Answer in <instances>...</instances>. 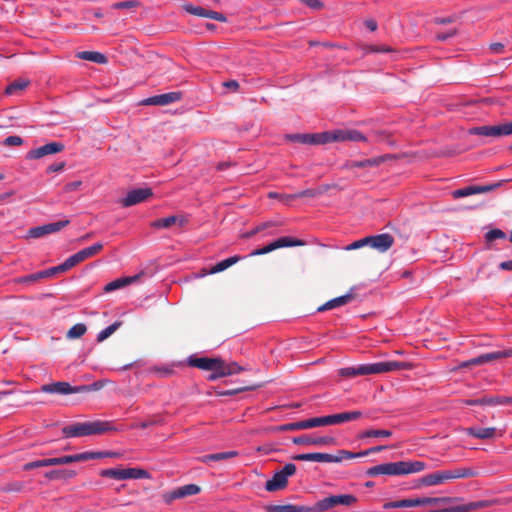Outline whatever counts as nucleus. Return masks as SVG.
Returning <instances> with one entry per match:
<instances>
[{
  "instance_id": "obj_1",
  "label": "nucleus",
  "mask_w": 512,
  "mask_h": 512,
  "mask_svg": "<svg viewBox=\"0 0 512 512\" xmlns=\"http://www.w3.org/2000/svg\"><path fill=\"white\" fill-rule=\"evenodd\" d=\"M407 366L408 364L404 362L384 361L344 367L338 370V374L345 378H353L357 376L383 374L391 371L402 370Z\"/></svg>"
},
{
  "instance_id": "obj_2",
  "label": "nucleus",
  "mask_w": 512,
  "mask_h": 512,
  "mask_svg": "<svg viewBox=\"0 0 512 512\" xmlns=\"http://www.w3.org/2000/svg\"><path fill=\"white\" fill-rule=\"evenodd\" d=\"M426 468V464L422 461H398L379 464L370 467L366 474L369 477L378 475H406L421 472Z\"/></svg>"
},
{
  "instance_id": "obj_3",
  "label": "nucleus",
  "mask_w": 512,
  "mask_h": 512,
  "mask_svg": "<svg viewBox=\"0 0 512 512\" xmlns=\"http://www.w3.org/2000/svg\"><path fill=\"white\" fill-rule=\"evenodd\" d=\"M115 428L109 421H90V422H76L62 428V434L66 438L83 437L90 435H100Z\"/></svg>"
},
{
  "instance_id": "obj_4",
  "label": "nucleus",
  "mask_w": 512,
  "mask_h": 512,
  "mask_svg": "<svg viewBox=\"0 0 512 512\" xmlns=\"http://www.w3.org/2000/svg\"><path fill=\"white\" fill-rule=\"evenodd\" d=\"M99 454H87V453H79L74 455H66L61 457H55V458H47V459H41L36 460L32 462H28L23 466V469L25 471L32 470L35 468L40 467H47V466H55V465H65L70 464L74 462H81V461H88L93 460L96 457H99Z\"/></svg>"
},
{
  "instance_id": "obj_5",
  "label": "nucleus",
  "mask_w": 512,
  "mask_h": 512,
  "mask_svg": "<svg viewBox=\"0 0 512 512\" xmlns=\"http://www.w3.org/2000/svg\"><path fill=\"white\" fill-rule=\"evenodd\" d=\"M476 473L470 468H458L455 470H444L437 471L428 475H425L421 482L425 486H435L445 481L459 478H468L475 476Z\"/></svg>"
},
{
  "instance_id": "obj_6",
  "label": "nucleus",
  "mask_w": 512,
  "mask_h": 512,
  "mask_svg": "<svg viewBox=\"0 0 512 512\" xmlns=\"http://www.w3.org/2000/svg\"><path fill=\"white\" fill-rule=\"evenodd\" d=\"M358 501L352 494L331 495L310 506L311 512H326L337 505L352 506Z\"/></svg>"
},
{
  "instance_id": "obj_7",
  "label": "nucleus",
  "mask_w": 512,
  "mask_h": 512,
  "mask_svg": "<svg viewBox=\"0 0 512 512\" xmlns=\"http://www.w3.org/2000/svg\"><path fill=\"white\" fill-rule=\"evenodd\" d=\"M100 476L115 480L150 479V473L142 468H110L100 471Z\"/></svg>"
},
{
  "instance_id": "obj_8",
  "label": "nucleus",
  "mask_w": 512,
  "mask_h": 512,
  "mask_svg": "<svg viewBox=\"0 0 512 512\" xmlns=\"http://www.w3.org/2000/svg\"><path fill=\"white\" fill-rule=\"evenodd\" d=\"M296 466L293 463L286 464L282 470L276 472L273 477L265 484V489L269 492L281 490L287 486L289 476L294 475Z\"/></svg>"
},
{
  "instance_id": "obj_9",
  "label": "nucleus",
  "mask_w": 512,
  "mask_h": 512,
  "mask_svg": "<svg viewBox=\"0 0 512 512\" xmlns=\"http://www.w3.org/2000/svg\"><path fill=\"white\" fill-rule=\"evenodd\" d=\"M304 244H305L304 241L299 240V239H294L291 237H281L260 249L253 250L250 253V256L264 255V254L270 253L276 249L285 248V247L303 246Z\"/></svg>"
},
{
  "instance_id": "obj_10",
  "label": "nucleus",
  "mask_w": 512,
  "mask_h": 512,
  "mask_svg": "<svg viewBox=\"0 0 512 512\" xmlns=\"http://www.w3.org/2000/svg\"><path fill=\"white\" fill-rule=\"evenodd\" d=\"M103 249V244L100 242H97L93 244L92 246H89L87 248H84L77 253L71 255L65 260L66 266L70 270L77 264L85 261L86 259H89L97 254H99Z\"/></svg>"
},
{
  "instance_id": "obj_11",
  "label": "nucleus",
  "mask_w": 512,
  "mask_h": 512,
  "mask_svg": "<svg viewBox=\"0 0 512 512\" xmlns=\"http://www.w3.org/2000/svg\"><path fill=\"white\" fill-rule=\"evenodd\" d=\"M70 224L69 220H62L54 223H49L41 226L30 228L27 232L26 238L38 239L48 234L56 233Z\"/></svg>"
},
{
  "instance_id": "obj_12",
  "label": "nucleus",
  "mask_w": 512,
  "mask_h": 512,
  "mask_svg": "<svg viewBox=\"0 0 512 512\" xmlns=\"http://www.w3.org/2000/svg\"><path fill=\"white\" fill-rule=\"evenodd\" d=\"M327 143L335 141L366 142L367 138L360 131L355 129L335 130L326 132Z\"/></svg>"
},
{
  "instance_id": "obj_13",
  "label": "nucleus",
  "mask_w": 512,
  "mask_h": 512,
  "mask_svg": "<svg viewBox=\"0 0 512 512\" xmlns=\"http://www.w3.org/2000/svg\"><path fill=\"white\" fill-rule=\"evenodd\" d=\"M182 8L189 14L203 17V18H209L213 19L219 22H227V17L220 12L213 11L210 9L203 8L201 6H196L191 3H184L182 5Z\"/></svg>"
},
{
  "instance_id": "obj_14",
  "label": "nucleus",
  "mask_w": 512,
  "mask_h": 512,
  "mask_svg": "<svg viewBox=\"0 0 512 512\" xmlns=\"http://www.w3.org/2000/svg\"><path fill=\"white\" fill-rule=\"evenodd\" d=\"M65 146L61 142H50L38 148L30 150L26 158L30 160L40 159L48 155L60 153L64 150Z\"/></svg>"
},
{
  "instance_id": "obj_15",
  "label": "nucleus",
  "mask_w": 512,
  "mask_h": 512,
  "mask_svg": "<svg viewBox=\"0 0 512 512\" xmlns=\"http://www.w3.org/2000/svg\"><path fill=\"white\" fill-rule=\"evenodd\" d=\"M285 139L291 142L301 143V144H310V145H319L327 143V135L326 132L316 133V134H286Z\"/></svg>"
},
{
  "instance_id": "obj_16",
  "label": "nucleus",
  "mask_w": 512,
  "mask_h": 512,
  "mask_svg": "<svg viewBox=\"0 0 512 512\" xmlns=\"http://www.w3.org/2000/svg\"><path fill=\"white\" fill-rule=\"evenodd\" d=\"M153 195L151 188H138L129 191L125 198L120 200L122 207H130L144 202Z\"/></svg>"
},
{
  "instance_id": "obj_17",
  "label": "nucleus",
  "mask_w": 512,
  "mask_h": 512,
  "mask_svg": "<svg viewBox=\"0 0 512 512\" xmlns=\"http://www.w3.org/2000/svg\"><path fill=\"white\" fill-rule=\"evenodd\" d=\"M182 98L181 92H169L160 95H155L143 99L140 104L141 105H155V106H166L171 103H175Z\"/></svg>"
},
{
  "instance_id": "obj_18",
  "label": "nucleus",
  "mask_w": 512,
  "mask_h": 512,
  "mask_svg": "<svg viewBox=\"0 0 512 512\" xmlns=\"http://www.w3.org/2000/svg\"><path fill=\"white\" fill-rule=\"evenodd\" d=\"M200 487L196 484H187L181 487H178L177 489L165 493L163 495V500L165 503L170 504L172 501L180 498H184L187 496L196 495L200 492Z\"/></svg>"
},
{
  "instance_id": "obj_19",
  "label": "nucleus",
  "mask_w": 512,
  "mask_h": 512,
  "mask_svg": "<svg viewBox=\"0 0 512 512\" xmlns=\"http://www.w3.org/2000/svg\"><path fill=\"white\" fill-rule=\"evenodd\" d=\"M292 442L297 445L306 446H332L335 445L336 440L331 436L312 437L309 435H302L294 437Z\"/></svg>"
},
{
  "instance_id": "obj_20",
  "label": "nucleus",
  "mask_w": 512,
  "mask_h": 512,
  "mask_svg": "<svg viewBox=\"0 0 512 512\" xmlns=\"http://www.w3.org/2000/svg\"><path fill=\"white\" fill-rule=\"evenodd\" d=\"M40 390L43 393L47 394H59V395H68L78 393L77 386H72L70 383L65 381L53 382L50 384H44L41 386Z\"/></svg>"
},
{
  "instance_id": "obj_21",
  "label": "nucleus",
  "mask_w": 512,
  "mask_h": 512,
  "mask_svg": "<svg viewBox=\"0 0 512 512\" xmlns=\"http://www.w3.org/2000/svg\"><path fill=\"white\" fill-rule=\"evenodd\" d=\"M368 246L383 253L389 250L394 244V238L388 233L368 236Z\"/></svg>"
},
{
  "instance_id": "obj_22",
  "label": "nucleus",
  "mask_w": 512,
  "mask_h": 512,
  "mask_svg": "<svg viewBox=\"0 0 512 512\" xmlns=\"http://www.w3.org/2000/svg\"><path fill=\"white\" fill-rule=\"evenodd\" d=\"M188 364L191 367H196L205 371H211L219 367V364H221V358L189 357Z\"/></svg>"
},
{
  "instance_id": "obj_23",
  "label": "nucleus",
  "mask_w": 512,
  "mask_h": 512,
  "mask_svg": "<svg viewBox=\"0 0 512 512\" xmlns=\"http://www.w3.org/2000/svg\"><path fill=\"white\" fill-rule=\"evenodd\" d=\"M188 222L187 218L184 216H176L172 215L166 218H160L157 220H154L151 223V227L155 229H162V228H170L173 225H179L180 227L186 225Z\"/></svg>"
},
{
  "instance_id": "obj_24",
  "label": "nucleus",
  "mask_w": 512,
  "mask_h": 512,
  "mask_svg": "<svg viewBox=\"0 0 512 512\" xmlns=\"http://www.w3.org/2000/svg\"><path fill=\"white\" fill-rule=\"evenodd\" d=\"M387 156H377L361 161H348L344 164L345 169H355V168H372L377 167L382 164L386 160Z\"/></svg>"
},
{
  "instance_id": "obj_25",
  "label": "nucleus",
  "mask_w": 512,
  "mask_h": 512,
  "mask_svg": "<svg viewBox=\"0 0 512 512\" xmlns=\"http://www.w3.org/2000/svg\"><path fill=\"white\" fill-rule=\"evenodd\" d=\"M297 461H315V462H324V463H334L337 458H334V455L328 453H305V454H297L292 457Z\"/></svg>"
},
{
  "instance_id": "obj_26",
  "label": "nucleus",
  "mask_w": 512,
  "mask_h": 512,
  "mask_svg": "<svg viewBox=\"0 0 512 512\" xmlns=\"http://www.w3.org/2000/svg\"><path fill=\"white\" fill-rule=\"evenodd\" d=\"M465 403L470 406L476 405H504L512 403V398L509 397H482L479 399L466 400Z\"/></svg>"
},
{
  "instance_id": "obj_27",
  "label": "nucleus",
  "mask_w": 512,
  "mask_h": 512,
  "mask_svg": "<svg viewBox=\"0 0 512 512\" xmlns=\"http://www.w3.org/2000/svg\"><path fill=\"white\" fill-rule=\"evenodd\" d=\"M354 298H355V296L351 292H349L345 295H342V296H339V297H336L334 299L327 301L323 305L319 306L317 311L323 312V311L331 310V309H334V308H337L340 306H344V305L350 303Z\"/></svg>"
},
{
  "instance_id": "obj_28",
  "label": "nucleus",
  "mask_w": 512,
  "mask_h": 512,
  "mask_svg": "<svg viewBox=\"0 0 512 512\" xmlns=\"http://www.w3.org/2000/svg\"><path fill=\"white\" fill-rule=\"evenodd\" d=\"M464 431L467 435L473 436L477 439H492L497 436V429L495 427H487V428L468 427V428H465Z\"/></svg>"
},
{
  "instance_id": "obj_29",
  "label": "nucleus",
  "mask_w": 512,
  "mask_h": 512,
  "mask_svg": "<svg viewBox=\"0 0 512 512\" xmlns=\"http://www.w3.org/2000/svg\"><path fill=\"white\" fill-rule=\"evenodd\" d=\"M266 512H311L310 506L307 505H268L265 507Z\"/></svg>"
},
{
  "instance_id": "obj_30",
  "label": "nucleus",
  "mask_w": 512,
  "mask_h": 512,
  "mask_svg": "<svg viewBox=\"0 0 512 512\" xmlns=\"http://www.w3.org/2000/svg\"><path fill=\"white\" fill-rule=\"evenodd\" d=\"M139 278H140V274L115 279L105 285L104 291L106 293L113 292L117 289L126 287V286L136 282Z\"/></svg>"
},
{
  "instance_id": "obj_31",
  "label": "nucleus",
  "mask_w": 512,
  "mask_h": 512,
  "mask_svg": "<svg viewBox=\"0 0 512 512\" xmlns=\"http://www.w3.org/2000/svg\"><path fill=\"white\" fill-rule=\"evenodd\" d=\"M497 186H499V184L490 185V186H468V187H465L462 189L455 190V191H453L452 194H453L454 198H461V197H466V196H470V195L477 194V193L488 192Z\"/></svg>"
},
{
  "instance_id": "obj_32",
  "label": "nucleus",
  "mask_w": 512,
  "mask_h": 512,
  "mask_svg": "<svg viewBox=\"0 0 512 512\" xmlns=\"http://www.w3.org/2000/svg\"><path fill=\"white\" fill-rule=\"evenodd\" d=\"M362 417L361 411H347L338 414L329 415L330 425L342 424L354 421Z\"/></svg>"
},
{
  "instance_id": "obj_33",
  "label": "nucleus",
  "mask_w": 512,
  "mask_h": 512,
  "mask_svg": "<svg viewBox=\"0 0 512 512\" xmlns=\"http://www.w3.org/2000/svg\"><path fill=\"white\" fill-rule=\"evenodd\" d=\"M241 259L242 258L238 255L224 259V260L220 261L219 263H217L216 265H214L209 271H206L203 275L216 274V273L222 272V271L228 269L229 267H231L232 265L238 263Z\"/></svg>"
},
{
  "instance_id": "obj_34",
  "label": "nucleus",
  "mask_w": 512,
  "mask_h": 512,
  "mask_svg": "<svg viewBox=\"0 0 512 512\" xmlns=\"http://www.w3.org/2000/svg\"><path fill=\"white\" fill-rule=\"evenodd\" d=\"M481 356L483 359V364L491 363L504 358L512 357V348L484 353L481 354Z\"/></svg>"
},
{
  "instance_id": "obj_35",
  "label": "nucleus",
  "mask_w": 512,
  "mask_h": 512,
  "mask_svg": "<svg viewBox=\"0 0 512 512\" xmlns=\"http://www.w3.org/2000/svg\"><path fill=\"white\" fill-rule=\"evenodd\" d=\"M238 454L239 453L237 451L219 452V453L201 456L198 458V460L202 463H209L211 461H222V460L230 459V458L238 456Z\"/></svg>"
},
{
  "instance_id": "obj_36",
  "label": "nucleus",
  "mask_w": 512,
  "mask_h": 512,
  "mask_svg": "<svg viewBox=\"0 0 512 512\" xmlns=\"http://www.w3.org/2000/svg\"><path fill=\"white\" fill-rule=\"evenodd\" d=\"M417 506H420V498L402 499L397 501L386 502L384 503L383 508L387 510L392 508H408Z\"/></svg>"
},
{
  "instance_id": "obj_37",
  "label": "nucleus",
  "mask_w": 512,
  "mask_h": 512,
  "mask_svg": "<svg viewBox=\"0 0 512 512\" xmlns=\"http://www.w3.org/2000/svg\"><path fill=\"white\" fill-rule=\"evenodd\" d=\"M77 58L91 61L98 64H105L107 62V58L104 54L96 51H82L77 53Z\"/></svg>"
},
{
  "instance_id": "obj_38",
  "label": "nucleus",
  "mask_w": 512,
  "mask_h": 512,
  "mask_svg": "<svg viewBox=\"0 0 512 512\" xmlns=\"http://www.w3.org/2000/svg\"><path fill=\"white\" fill-rule=\"evenodd\" d=\"M218 368L221 369L220 375H224L225 377L238 374L246 370L245 367L240 366L237 362L226 363L223 359H221V364H219Z\"/></svg>"
},
{
  "instance_id": "obj_39",
  "label": "nucleus",
  "mask_w": 512,
  "mask_h": 512,
  "mask_svg": "<svg viewBox=\"0 0 512 512\" xmlns=\"http://www.w3.org/2000/svg\"><path fill=\"white\" fill-rule=\"evenodd\" d=\"M491 505H493V501H489V500L475 501V502H470L467 504H459L458 503L457 510H458V512H471L473 510L490 507Z\"/></svg>"
},
{
  "instance_id": "obj_40",
  "label": "nucleus",
  "mask_w": 512,
  "mask_h": 512,
  "mask_svg": "<svg viewBox=\"0 0 512 512\" xmlns=\"http://www.w3.org/2000/svg\"><path fill=\"white\" fill-rule=\"evenodd\" d=\"M76 475V472L71 469H61V470H52L45 473V477L50 480H59V479H70Z\"/></svg>"
},
{
  "instance_id": "obj_41",
  "label": "nucleus",
  "mask_w": 512,
  "mask_h": 512,
  "mask_svg": "<svg viewBox=\"0 0 512 512\" xmlns=\"http://www.w3.org/2000/svg\"><path fill=\"white\" fill-rule=\"evenodd\" d=\"M392 436V431L385 429H369L362 432L359 437L361 439L365 438H389Z\"/></svg>"
},
{
  "instance_id": "obj_42",
  "label": "nucleus",
  "mask_w": 512,
  "mask_h": 512,
  "mask_svg": "<svg viewBox=\"0 0 512 512\" xmlns=\"http://www.w3.org/2000/svg\"><path fill=\"white\" fill-rule=\"evenodd\" d=\"M29 85V81L25 79H18L10 83L6 89L5 94L6 95H14L19 93L20 91H23L27 86Z\"/></svg>"
},
{
  "instance_id": "obj_43",
  "label": "nucleus",
  "mask_w": 512,
  "mask_h": 512,
  "mask_svg": "<svg viewBox=\"0 0 512 512\" xmlns=\"http://www.w3.org/2000/svg\"><path fill=\"white\" fill-rule=\"evenodd\" d=\"M491 128L492 137L508 136L512 134V121L499 125H493Z\"/></svg>"
},
{
  "instance_id": "obj_44",
  "label": "nucleus",
  "mask_w": 512,
  "mask_h": 512,
  "mask_svg": "<svg viewBox=\"0 0 512 512\" xmlns=\"http://www.w3.org/2000/svg\"><path fill=\"white\" fill-rule=\"evenodd\" d=\"M87 331V327L83 323H77L73 325L67 332L66 337L68 339H77L82 337Z\"/></svg>"
},
{
  "instance_id": "obj_45",
  "label": "nucleus",
  "mask_w": 512,
  "mask_h": 512,
  "mask_svg": "<svg viewBox=\"0 0 512 512\" xmlns=\"http://www.w3.org/2000/svg\"><path fill=\"white\" fill-rule=\"evenodd\" d=\"M68 270L69 269L66 266V263L64 261L62 264H60L58 266L51 267V268H48L46 270L40 271L39 275H40L41 280H42L44 278H49V277H52V276L56 275L57 273H63V272H66Z\"/></svg>"
},
{
  "instance_id": "obj_46",
  "label": "nucleus",
  "mask_w": 512,
  "mask_h": 512,
  "mask_svg": "<svg viewBox=\"0 0 512 512\" xmlns=\"http://www.w3.org/2000/svg\"><path fill=\"white\" fill-rule=\"evenodd\" d=\"M122 322L117 321L103 329L97 336V341L102 342L110 337L120 326Z\"/></svg>"
},
{
  "instance_id": "obj_47",
  "label": "nucleus",
  "mask_w": 512,
  "mask_h": 512,
  "mask_svg": "<svg viewBox=\"0 0 512 512\" xmlns=\"http://www.w3.org/2000/svg\"><path fill=\"white\" fill-rule=\"evenodd\" d=\"M307 429L330 425L329 415L306 419Z\"/></svg>"
},
{
  "instance_id": "obj_48",
  "label": "nucleus",
  "mask_w": 512,
  "mask_h": 512,
  "mask_svg": "<svg viewBox=\"0 0 512 512\" xmlns=\"http://www.w3.org/2000/svg\"><path fill=\"white\" fill-rule=\"evenodd\" d=\"M358 457H364V454L361 452L354 453L348 450H338L337 454L334 455V458H337V460L334 461V463H339L343 459H355Z\"/></svg>"
},
{
  "instance_id": "obj_49",
  "label": "nucleus",
  "mask_w": 512,
  "mask_h": 512,
  "mask_svg": "<svg viewBox=\"0 0 512 512\" xmlns=\"http://www.w3.org/2000/svg\"><path fill=\"white\" fill-rule=\"evenodd\" d=\"M323 193V190L321 189H306L303 191H300L298 193L292 194L291 196H287V199H297V198H303V197H316Z\"/></svg>"
},
{
  "instance_id": "obj_50",
  "label": "nucleus",
  "mask_w": 512,
  "mask_h": 512,
  "mask_svg": "<svg viewBox=\"0 0 512 512\" xmlns=\"http://www.w3.org/2000/svg\"><path fill=\"white\" fill-rule=\"evenodd\" d=\"M41 280L39 272L14 279L17 284L32 285Z\"/></svg>"
},
{
  "instance_id": "obj_51",
  "label": "nucleus",
  "mask_w": 512,
  "mask_h": 512,
  "mask_svg": "<svg viewBox=\"0 0 512 512\" xmlns=\"http://www.w3.org/2000/svg\"><path fill=\"white\" fill-rule=\"evenodd\" d=\"M280 431H294L307 429L306 420L287 423L278 427Z\"/></svg>"
},
{
  "instance_id": "obj_52",
  "label": "nucleus",
  "mask_w": 512,
  "mask_h": 512,
  "mask_svg": "<svg viewBox=\"0 0 512 512\" xmlns=\"http://www.w3.org/2000/svg\"><path fill=\"white\" fill-rule=\"evenodd\" d=\"M139 5V2L136 0H126L122 2H116L111 5V8L114 10H120V9H131L135 8Z\"/></svg>"
},
{
  "instance_id": "obj_53",
  "label": "nucleus",
  "mask_w": 512,
  "mask_h": 512,
  "mask_svg": "<svg viewBox=\"0 0 512 512\" xmlns=\"http://www.w3.org/2000/svg\"><path fill=\"white\" fill-rule=\"evenodd\" d=\"M104 387V382L102 381H96L90 385H80L77 386L78 393H85V392H91V391H97Z\"/></svg>"
},
{
  "instance_id": "obj_54",
  "label": "nucleus",
  "mask_w": 512,
  "mask_h": 512,
  "mask_svg": "<svg viewBox=\"0 0 512 512\" xmlns=\"http://www.w3.org/2000/svg\"><path fill=\"white\" fill-rule=\"evenodd\" d=\"M470 133L474 134V135L492 137V128H491V126H488V125L473 127L470 129Z\"/></svg>"
},
{
  "instance_id": "obj_55",
  "label": "nucleus",
  "mask_w": 512,
  "mask_h": 512,
  "mask_svg": "<svg viewBox=\"0 0 512 512\" xmlns=\"http://www.w3.org/2000/svg\"><path fill=\"white\" fill-rule=\"evenodd\" d=\"M505 237L506 234L502 230L497 228L492 229L485 234V239L487 242H491L496 239H504Z\"/></svg>"
},
{
  "instance_id": "obj_56",
  "label": "nucleus",
  "mask_w": 512,
  "mask_h": 512,
  "mask_svg": "<svg viewBox=\"0 0 512 512\" xmlns=\"http://www.w3.org/2000/svg\"><path fill=\"white\" fill-rule=\"evenodd\" d=\"M260 387H262L261 383L253 384V385H249V386H246V387H241V388H236V389H231V390L225 391L223 393V395L233 396V395H236V394H238L240 392L255 390V389H258Z\"/></svg>"
},
{
  "instance_id": "obj_57",
  "label": "nucleus",
  "mask_w": 512,
  "mask_h": 512,
  "mask_svg": "<svg viewBox=\"0 0 512 512\" xmlns=\"http://www.w3.org/2000/svg\"><path fill=\"white\" fill-rule=\"evenodd\" d=\"M477 365H484L482 356L479 355L475 358H472L470 360L464 361L459 365V368H467L471 366H477Z\"/></svg>"
},
{
  "instance_id": "obj_58",
  "label": "nucleus",
  "mask_w": 512,
  "mask_h": 512,
  "mask_svg": "<svg viewBox=\"0 0 512 512\" xmlns=\"http://www.w3.org/2000/svg\"><path fill=\"white\" fill-rule=\"evenodd\" d=\"M364 246H368V238L367 237H364L362 239H359V240H356L354 242H352L351 244H349L348 246H346V250H355V249H359V248H362Z\"/></svg>"
},
{
  "instance_id": "obj_59",
  "label": "nucleus",
  "mask_w": 512,
  "mask_h": 512,
  "mask_svg": "<svg viewBox=\"0 0 512 512\" xmlns=\"http://www.w3.org/2000/svg\"><path fill=\"white\" fill-rule=\"evenodd\" d=\"M4 144L7 146H20L23 144V139L20 136H8L4 140Z\"/></svg>"
},
{
  "instance_id": "obj_60",
  "label": "nucleus",
  "mask_w": 512,
  "mask_h": 512,
  "mask_svg": "<svg viewBox=\"0 0 512 512\" xmlns=\"http://www.w3.org/2000/svg\"><path fill=\"white\" fill-rule=\"evenodd\" d=\"M438 504L457 505L462 501L460 497H437Z\"/></svg>"
},
{
  "instance_id": "obj_61",
  "label": "nucleus",
  "mask_w": 512,
  "mask_h": 512,
  "mask_svg": "<svg viewBox=\"0 0 512 512\" xmlns=\"http://www.w3.org/2000/svg\"><path fill=\"white\" fill-rule=\"evenodd\" d=\"M456 34H457V30L456 29H451L448 32L437 33L435 37H436V39L438 41L443 42V41H446L447 39L455 36Z\"/></svg>"
},
{
  "instance_id": "obj_62",
  "label": "nucleus",
  "mask_w": 512,
  "mask_h": 512,
  "mask_svg": "<svg viewBox=\"0 0 512 512\" xmlns=\"http://www.w3.org/2000/svg\"><path fill=\"white\" fill-rule=\"evenodd\" d=\"M299 1L314 10H319V9L323 8V3L320 0H299Z\"/></svg>"
},
{
  "instance_id": "obj_63",
  "label": "nucleus",
  "mask_w": 512,
  "mask_h": 512,
  "mask_svg": "<svg viewBox=\"0 0 512 512\" xmlns=\"http://www.w3.org/2000/svg\"><path fill=\"white\" fill-rule=\"evenodd\" d=\"M155 372L158 373L160 377H169L174 374V370L168 366L155 368Z\"/></svg>"
},
{
  "instance_id": "obj_64",
  "label": "nucleus",
  "mask_w": 512,
  "mask_h": 512,
  "mask_svg": "<svg viewBox=\"0 0 512 512\" xmlns=\"http://www.w3.org/2000/svg\"><path fill=\"white\" fill-rule=\"evenodd\" d=\"M490 50L494 54H502L504 53L505 46L500 42L492 43L490 44Z\"/></svg>"
}]
</instances>
